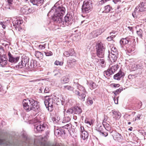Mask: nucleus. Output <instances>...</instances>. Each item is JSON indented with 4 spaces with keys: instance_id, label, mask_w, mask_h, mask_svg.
I'll return each instance as SVG.
<instances>
[{
    "instance_id": "nucleus-1",
    "label": "nucleus",
    "mask_w": 146,
    "mask_h": 146,
    "mask_svg": "<svg viewBox=\"0 0 146 146\" xmlns=\"http://www.w3.org/2000/svg\"><path fill=\"white\" fill-rule=\"evenodd\" d=\"M22 104L24 109L27 111H29L31 110L37 112L40 111L37 101L33 99H24L23 100Z\"/></svg>"
},
{
    "instance_id": "nucleus-2",
    "label": "nucleus",
    "mask_w": 146,
    "mask_h": 146,
    "mask_svg": "<svg viewBox=\"0 0 146 146\" xmlns=\"http://www.w3.org/2000/svg\"><path fill=\"white\" fill-rule=\"evenodd\" d=\"M76 87L80 92L76 90L75 91V94L78 96V98L82 101L84 100L87 92L84 87L79 84L77 83L76 84Z\"/></svg>"
},
{
    "instance_id": "nucleus-3",
    "label": "nucleus",
    "mask_w": 146,
    "mask_h": 146,
    "mask_svg": "<svg viewBox=\"0 0 146 146\" xmlns=\"http://www.w3.org/2000/svg\"><path fill=\"white\" fill-rule=\"evenodd\" d=\"M57 4L56 3L54 5L51 10L49 12V13L54 12V13H55L56 15L58 14L60 16H63L65 13V8L62 6H57Z\"/></svg>"
},
{
    "instance_id": "nucleus-4",
    "label": "nucleus",
    "mask_w": 146,
    "mask_h": 146,
    "mask_svg": "<svg viewBox=\"0 0 146 146\" xmlns=\"http://www.w3.org/2000/svg\"><path fill=\"white\" fill-rule=\"evenodd\" d=\"M146 11V4L143 2L141 3L137 7L134 12L132 13V15L134 17L139 16L141 12Z\"/></svg>"
},
{
    "instance_id": "nucleus-5",
    "label": "nucleus",
    "mask_w": 146,
    "mask_h": 146,
    "mask_svg": "<svg viewBox=\"0 0 146 146\" xmlns=\"http://www.w3.org/2000/svg\"><path fill=\"white\" fill-rule=\"evenodd\" d=\"M118 56V51L115 47L113 46L111 48V53L109 54L108 58L110 60V64L115 62L117 60Z\"/></svg>"
},
{
    "instance_id": "nucleus-6",
    "label": "nucleus",
    "mask_w": 146,
    "mask_h": 146,
    "mask_svg": "<svg viewBox=\"0 0 146 146\" xmlns=\"http://www.w3.org/2000/svg\"><path fill=\"white\" fill-rule=\"evenodd\" d=\"M92 8L91 3L88 0L84 1L82 5V11L83 13H88L91 11Z\"/></svg>"
},
{
    "instance_id": "nucleus-7",
    "label": "nucleus",
    "mask_w": 146,
    "mask_h": 146,
    "mask_svg": "<svg viewBox=\"0 0 146 146\" xmlns=\"http://www.w3.org/2000/svg\"><path fill=\"white\" fill-rule=\"evenodd\" d=\"M29 58L28 56L23 55L22 57L21 61L16 66L17 68H21L24 67H26L27 64L29 63Z\"/></svg>"
},
{
    "instance_id": "nucleus-8",
    "label": "nucleus",
    "mask_w": 146,
    "mask_h": 146,
    "mask_svg": "<svg viewBox=\"0 0 146 146\" xmlns=\"http://www.w3.org/2000/svg\"><path fill=\"white\" fill-rule=\"evenodd\" d=\"M97 54L100 58H103L104 54V49L103 44L101 42L98 43L96 46Z\"/></svg>"
},
{
    "instance_id": "nucleus-9",
    "label": "nucleus",
    "mask_w": 146,
    "mask_h": 146,
    "mask_svg": "<svg viewBox=\"0 0 146 146\" xmlns=\"http://www.w3.org/2000/svg\"><path fill=\"white\" fill-rule=\"evenodd\" d=\"M119 67V65L117 64L112 66L107 70L104 72V75L106 77L109 76L113 74L117 70Z\"/></svg>"
},
{
    "instance_id": "nucleus-10",
    "label": "nucleus",
    "mask_w": 146,
    "mask_h": 146,
    "mask_svg": "<svg viewBox=\"0 0 146 146\" xmlns=\"http://www.w3.org/2000/svg\"><path fill=\"white\" fill-rule=\"evenodd\" d=\"M13 139L7 141L5 139H0V145H4L7 146H20L18 144H15Z\"/></svg>"
},
{
    "instance_id": "nucleus-11",
    "label": "nucleus",
    "mask_w": 146,
    "mask_h": 146,
    "mask_svg": "<svg viewBox=\"0 0 146 146\" xmlns=\"http://www.w3.org/2000/svg\"><path fill=\"white\" fill-rule=\"evenodd\" d=\"M44 102L48 110L50 111H52L53 109L54 106L52 99L48 97L44 100Z\"/></svg>"
},
{
    "instance_id": "nucleus-12",
    "label": "nucleus",
    "mask_w": 146,
    "mask_h": 146,
    "mask_svg": "<svg viewBox=\"0 0 146 146\" xmlns=\"http://www.w3.org/2000/svg\"><path fill=\"white\" fill-rule=\"evenodd\" d=\"M72 17V16L70 15L67 14L64 17V19H62V27H65L71 24Z\"/></svg>"
},
{
    "instance_id": "nucleus-13",
    "label": "nucleus",
    "mask_w": 146,
    "mask_h": 146,
    "mask_svg": "<svg viewBox=\"0 0 146 146\" xmlns=\"http://www.w3.org/2000/svg\"><path fill=\"white\" fill-rule=\"evenodd\" d=\"M8 56L9 61L11 62L16 63L19 60L20 57L19 56H13L11 54L10 52L8 53Z\"/></svg>"
},
{
    "instance_id": "nucleus-14",
    "label": "nucleus",
    "mask_w": 146,
    "mask_h": 146,
    "mask_svg": "<svg viewBox=\"0 0 146 146\" xmlns=\"http://www.w3.org/2000/svg\"><path fill=\"white\" fill-rule=\"evenodd\" d=\"M36 61L35 60H31L30 62L27 64L26 68L29 70H31L36 67Z\"/></svg>"
},
{
    "instance_id": "nucleus-15",
    "label": "nucleus",
    "mask_w": 146,
    "mask_h": 146,
    "mask_svg": "<svg viewBox=\"0 0 146 146\" xmlns=\"http://www.w3.org/2000/svg\"><path fill=\"white\" fill-rule=\"evenodd\" d=\"M62 16H60L58 15H55V13H54V15L52 17L53 20L56 23H58L60 24V25L62 26Z\"/></svg>"
},
{
    "instance_id": "nucleus-16",
    "label": "nucleus",
    "mask_w": 146,
    "mask_h": 146,
    "mask_svg": "<svg viewBox=\"0 0 146 146\" xmlns=\"http://www.w3.org/2000/svg\"><path fill=\"white\" fill-rule=\"evenodd\" d=\"M21 135L22 137L24 138L25 143L27 144H28L29 146H31L30 144L31 142H33V141L31 139L27 137L26 133L24 131L21 133Z\"/></svg>"
},
{
    "instance_id": "nucleus-17",
    "label": "nucleus",
    "mask_w": 146,
    "mask_h": 146,
    "mask_svg": "<svg viewBox=\"0 0 146 146\" xmlns=\"http://www.w3.org/2000/svg\"><path fill=\"white\" fill-rule=\"evenodd\" d=\"M132 37L131 36L127 37L125 38H122L120 40L121 44L123 45L128 44L129 42H131L132 40Z\"/></svg>"
},
{
    "instance_id": "nucleus-18",
    "label": "nucleus",
    "mask_w": 146,
    "mask_h": 146,
    "mask_svg": "<svg viewBox=\"0 0 146 146\" xmlns=\"http://www.w3.org/2000/svg\"><path fill=\"white\" fill-rule=\"evenodd\" d=\"M124 76V73L120 70L118 73L114 76L113 78L115 80H119Z\"/></svg>"
},
{
    "instance_id": "nucleus-19",
    "label": "nucleus",
    "mask_w": 146,
    "mask_h": 146,
    "mask_svg": "<svg viewBox=\"0 0 146 146\" xmlns=\"http://www.w3.org/2000/svg\"><path fill=\"white\" fill-rule=\"evenodd\" d=\"M7 58L4 55L0 56V64L3 67L7 64Z\"/></svg>"
},
{
    "instance_id": "nucleus-20",
    "label": "nucleus",
    "mask_w": 146,
    "mask_h": 146,
    "mask_svg": "<svg viewBox=\"0 0 146 146\" xmlns=\"http://www.w3.org/2000/svg\"><path fill=\"white\" fill-rule=\"evenodd\" d=\"M111 112L113 114V117L115 120L119 119L120 118L121 114L120 113L114 110H112Z\"/></svg>"
},
{
    "instance_id": "nucleus-21",
    "label": "nucleus",
    "mask_w": 146,
    "mask_h": 146,
    "mask_svg": "<svg viewBox=\"0 0 146 146\" xmlns=\"http://www.w3.org/2000/svg\"><path fill=\"white\" fill-rule=\"evenodd\" d=\"M101 33V32H100V31L99 30H97L92 32L90 33V35L92 36L91 38H94L100 35Z\"/></svg>"
},
{
    "instance_id": "nucleus-22",
    "label": "nucleus",
    "mask_w": 146,
    "mask_h": 146,
    "mask_svg": "<svg viewBox=\"0 0 146 146\" xmlns=\"http://www.w3.org/2000/svg\"><path fill=\"white\" fill-rule=\"evenodd\" d=\"M74 53V50L73 49H70L69 50V51H65L63 54L66 56L68 57L69 56H72Z\"/></svg>"
},
{
    "instance_id": "nucleus-23",
    "label": "nucleus",
    "mask_w": 146,
    "mask_h": 146,
    "mask_svg": "<svg viewBox=\"0 0 146 146\" xmlns=\"http://www.w3.org/2000/svg\"><path fill=\"white\" fill-rule=\"evenodd\" d=\"M21 11L23 13L26 15L29 14L31 12V9L27 7L21 8Z\"/></svg>"
},
{
    "instance_id": "nucleus-24",
    "label": "nucleus",
    "mask_w": 146,
    "mask_h": 146,
    "mask_svg": "<svg viewBox=\"0 0 146 146\" xmlns=\"http://www.w3.org/2000/svg\"><path fill=\"white\" fill-rule=\"evenodd\" d=\"M22 23V21L18 20L14 21L13 22V26H14L16 28H19L20 27V25Z\"/></svg>"
},
{
    "instance_id": "nucleus-25",
    "label": "nucleus",
    "mask_w": 146,
    "mask_h": 146,
    "mask_svg": "<svg viewBox=\"0 0 146 146\" xmlns=\"http://www.w3.org/2000/svg\"><path fill=\"white\" fill-rule=\"evenodd\" d=\"M87 84L89 85L90 88L91 90L97 87V85L96 83L92 81L87 82Z\"/></svg>"
},
{
    "instance_id": "nucleus-26",
    "label": "nucleus",
    "mask_w": 146,
    "mask_h": 146,
    "mask_svg": "<svg viewBox=\"0 0 146 146\" xmlns=\"http://www.w3.org/2000/svg\"><path fill=\"white\" fill-rule=\"evenodd\" d=\"M45 128V124H40L37 125L36 127V129L37 132H40L43 130Z\"/></svg>"
},
{
    "instance_id": "nucleus-27",
    "label": "nucleus",
    "mask_w": 146,
    "mask_h": 146,
    "mask_svg": "<svg viewBox=\"0 0 146 146\" xmlns=\"http://www.w3.org/2000/svg\"><path fill=\"white\" fill-rule=\"evenodd\" d=\"M31 2L33 5H39L42 3L44 0H31Z\"/></svg>"
},
{
    "instance_id": "nucleus-28",
    "label": "nucleus",
    "mask_w": 146,
    "mask_h": 146,
    "mask_svg": "<svg viewBox=\"0 0 146 146\" xmlns=\"http://www.w3.org/2000/svg\"><path fill=\"white\" fill-rule=\"evenodd\" d=\"M104 11L105 13H108L113 10L112 7L109 5H108L104 7Z\"/></svg>"
},
{
    "instance_id": "nucleus-29",
    "label": "nucleus",
    "mask_w": 146,
    "mask_h": 146,
    "mask_svg": "<svg viewBox=\"0 0 146 146\" xmlns=\"http://www.w3.org/2000/svg\"><path fill=\"white\" fill-rule=\"evenodd\" d=\"M88 136V133L86 131H84L81 133V137L84 140L87 139Z\"/></svg>"
},
{
    "instance_id": "nucleus-30",
    "label": "nucleus",
    "mask_w": 146,
    "mask_h": 146,
    "mask_svg": "<svg viewBox=\"0 0 146 146\" xmlns=\"http://www.w3.org/2000/svg\"><path fill=\"white\" fill-rule=\"evenodd\" d=\"M63 89L65 90L69 91H72L74 89L73 87L70 85L64 86L63 87Z\"/></svg>"
},
{
    "instance_id": "nucleus-31",
    "label": "nucleus",
    "mask_w": 146,
    "mask_h": 146,
    "mask_svg": "<svg viewBox=\"0 0 146 146\" xmlns=\"http://www.w3.org/2000/svg\"><path fill=\"white\" fill-rule=\"evenodd\" d=\"M136 33L138 37L141 38H142L143 34L142 30L141 29H138L136 31Z\"/></svg>"
},
{
    "instance_id": "nucleus-32",
    "label": "nucleus",
    "mask_w": 146,
    "mask_h": 146,
    "mask_svg": "<svg viewBox=\"0 0 146 146\" xmlns=\"http://www.w3.org/2000/svg\"><path fill=\"white\" fill-rule=\"evenodd\" d=\"M74 113L79 114L82 112V110L79 107L76 106L74 108Z\"/></svg>"
},
{
    "instance_id": "nucleus-33",
    "label": "nucleus",
    "mask_w": 146,
    "mask_h": 146,
    "mask_svg": "<svg viewBox=\"0 0 146 146\" xmlns=\"http://www.w3.org/2000/svg\"><path fill=\"white\" fill-rule=\"evenodd\" d=\"M66 114H65L64 113V118L62 122L63 123H65V122H67L69 121L70 120V118L69 116H66Z\"/></svg>"
},
{
    "instance_id": "nucleus-34",
    "label": "nucleus",
    "mask_w": 146,
    "mask_h": 146,
    "mask_svg": "<svg viewBox=\"0 0 146 146\" xmlns=\"http://www.w3.org/2000/svg\"><path fill=\"white\" fill-rule=\"evenodd\" d=\"M13 1V0H7V1L9 5V7H7V8L10 9H11L13 8L12 5Z\"/></svg>"
},
{
    "instance_id": "nucleus-35",
    "label": "nucleus",
    "mask_w": 146,
    "mask_h": 146,
    "mask_svg": "<svg viewBox=\"0 0 146 146\" xmlns=\"http://www.w3.org/2000/svg\"><path fill=\"white\" fill-rule=\"evenodd\" d=\"M69 81V79L68 78L64 77H62L61 80V82L62 83L65 84L67 83Z\"/></svg>"
},
{
    "instance_id": "nucleus-36",
    "label": "nucleus",
    "mask_w": 146,
    "mask_h": 146,
    "mask_svg": "<svg viewBox=\"0 0 146 146\" xmlns=\"http://www.w3.org/2000/svg\"><path fill=\"white\" fill-rule=\"evenodd\" d=\"M136 64L137 70L142 69L143 68V62H141L139 64Z\"/></svg>"
},
{
    "instance_id": "nucleus-37",
    "label": "nucleus",
    "mask_w": 146,
    "mask_h": 146,
    "mask_svg": "<svg viewBox=\"0 0 146 146\" xmlns=\"http://www.w3.org/2000/svg\"><path fill=\"white\" fill-rule=\"evenodd\" d=\"M127 48V52L129 53H131L134 51L135 49L134 48L133 46H131L130 47L127 48Z\"/></svg>"
},
{
    "instance_id": "nucleus-38",
    "label": "nucleus",
    "mask_w": 146,
    "mask_h": 146,
    "mask_svg": "<svg viewBox=\"0 0 146 146\" xmlns=\"http://www.w3.org/2000/svg\"><path fill=\"white\" fill-rule=\"evenodd\" d=\"M100 134L105 137H106L108 135V133L107 132L104 131L103 130L99 129Z\"/></svg>"
},
{
    "instance_id": "nucleus-39",
    "label": "nucleus",
    "mask_w": 146,
    "mask_h": 146,
    "mask_svg": "<svg viewBox=\"0 0 146 146\" xmlns=\"http://www.w3.org/2000/svg\"><path fill=\"white\" fill-rule=\"evenodd\" d=\"M112 33H110V36L109 37H108L107 38V39L108 41H111L113 39V38H114L115 36V35H112L111 34Z\"/></svg>"
},
{
    "instance_id": "nucleus-40",
    "label": "nucleus",
    "mask_w": 146,
    "mask_h": 146,
    "mask_svg": "<svg viewBox=\"0 0 146 146\" xmlns=\"http://www.w3.org/2000/svg\"><path fill=\"white\" fill-rule=\"evenodd\" d=\"M96 61L97 62L101 63L102 64H104L105 62V60L104 59H96Z\"/></svg>"
},
{
    "instance_id": "nucleus-41",
    "label": "nucleus",
    "mask_w": 146,
    "mask_h": 146,
    "mask_svg": "<svg viewBox=\"0 0 146 146\" xmlns=\"http://www.w3.org/2000/svg\"><path fill=\"white\" fill-rule=\"evenodd\" d=\"M67 113L68 114H70L74 113V109H70L67 110L66 111Z\"/></svg>"
},
{
    "instance_id": "nucleus-42",
    "label": "nucleus",
    "mask_w": 146,
    "mask_h": 146,
    "mask_svg": "<svg viewBox=\"0 0 146 146\" xmlns=\"http://www.w3.org/2000/svg\"><path fill=\"white\" fill-rule=\"evenodd\" d=\"M44 53H45V55L46 56H51L52 55V52L50 51H49L48 52H44Z\"/></svg>"
},
{
    "instance_id": "nucleus-43",
    "label": "nucleus",
    "mask_w": 146,
    "mask_h": 146,
    "mask_svg": "<svg viewBox=\"0 0 146 146\" xmlns=\"http://www.w3.org/2000/svg\"><path fill=\"white\" fill-rule=\"evenodd\" d=\"M54 64L56 65L61 66L63 65V62H59L58 61L56 60L54 62Z\"/></svg>"
},
{
    "instance_id": "nucleus-44",
    "label": "nucleus",
    "mask_w": 146,
    "mask_h": 146,
    "mask_svg": "<svg viewBox=\"0 0 146 146\" xmlns=\"http://www.w3.org/2000/svg\"><path fill=\"white\" fill-rule=\"evenodd\" d=\"M103 125L104 128L106 129L110 125L106 123V122H103Z\"/></svg>"
},
{
    "instance_id": "nucleus-45",
    "label": "nucleus",
    "mask_w": 146,
    "mask_h": 146,
    "mask_svg": "<svg viewBox=\"0 0 146 146\" xmlns=\"http://www.w3.org/2000/svg\"><path fill=\"white\" fill-rule=\"evenodd\" d=\"M72 127V125L70 124H67L66 125L63 127L65 129H68Z\"/></svg>"
},
{
    "instance_id": "nucleus-46",
    "label": "nucleus",
    "mask_w": 146,
    "mask_h": 146,
    "mask_svg": "<svg viewBox=\"0 0 146 146\" xmlns=\"http://www.w3.org/2000/svg\"><path fill=\"white\" fill-rule=\"evenodd\" d=\"M136 66V64H134L132 65L131 66V68L132 69V70L134 71L135 70H137V68Z\"/></svg>"
},
{
    "instance_id": "nucleus-47",
    "label": "nucleus",
    "mask_w": 146,
    "mask_h": 146,
    "mask_svg": "<svg viewBox=\"0 0 146 146\" xmlns=\"http://www.w3.org/2000/svg\"><path fill=\"white\" fill-rule=\"evenodd\" d=\"M46 45V44H44L43 45H39V48L41 49H44L45 48V46Z\"/></svg>"
},
{
    "instance_id": "nucleus-48",
    "label": "nucleus",
    "mask_w": 146,
    "mask_h": 146,
    "mask_svg": "<svg viewBox=\"0 0 146 146\" xmlns=\"http://www.w3.org/2000/svg\"><path fill=\"white\" fill-rule=\"evenodd\" d=\"M87 103L88 104L91 105L93 103V101L92 100L89 99L87 100Z\"/></svg>"
},
{
    "instance_id": "nucleus-49",
    "label": "nucleus",
    "mask_w": 146,
    "mask_h": 146,
    "mask_svg": "<svg viewBox=\"0 0 146 146\" xmlns=\"http://www.w3.org/2000/svg\"><path fill=\"white\" fill-rule=\"evenodd\" d=\"M51 119L52 121L54 123H58L57 122H56V117H52Z\"/></svg>"
},
{
    "instance_id": "nucleus-50",
    "label": "nucleus",
    "mask_w": 146,
    "mask_h": 146,
    "mask_svg": "<svg viewBox=\"0 0 146 146\" xmlns=\"http://www.w3.org/2000/svg\"><path fill=\"white\" fill-rule=\"evenodd\" d=\"M49 90L48 87H46L44 90V92L45 93H47L49 92Z\"/></svg>"
},
{
    "instance_id": "nucleus-51",
    "label": "nucleus",
    "mask_w": 146,
    "mask_h": 146,
    "mask_svg": "<svg viewBox=\"0 0 146 146\" xmlns=\"http://www.w3.org/2000/svg\"><path fill=\"white\" fill-rule=\"evenodd\" d=\"M128 77L129 79H133L135 77V76L134 75L129 74V75Z\"/></svg>"
},
{
    "instance_id": "nucleus-52",
    "label": "nucleus",
    "mask_w": 146,
    "mask_h": 146,
    "mask_svg": "<svg viewBox=\"0 0 146 146\" xmlns=\"http://www.w3.org/2000/svg\"><path fill=\"white\" fill-rule=\"evenodd\" d=\"M113 100L115 104H118V99L117 98H114Z\"/></svg>"
},
{
    "instance_id": "nucleus-53",
    "label": "nucleus",
    "mask_w": 146,
    "mask_h": 146,
    "mask_svg": "<svg viewBox=\"0 0 146 146\" xmlns=\"http://www.w3.org/2000/svg\"><path fill=\"white\" fill-rule=\"evenodd\" d=\"M44 89V88L43 87H41L38 90H39V92H42V91H43Z\"/></svg>"
},
{
    "instance_id": "nucleus-54",
    "label": "nucleus",
    "mask_w": 146,
    "mask_h": 146,
    "mask_svg": "<svg viewBox=\"0 0 146 146\" xmlns=\"http://www.w3.org/2000/svg\"><path fill=\"white\" fill-rule=\"evenodd\" d=\"M80 129H81L80 131L81 132V133H82V132H83L84 131H84V127L83 126L80 127Z\"/></svg>"
},
{
    "instance_id": "nucleus-55",
    "label": "nucleus",
    "mask_w": 146,
    "mask_h": 146,
    "mask_svg": "<svg viewBox=\"0 0 146 146\" xmlns=\"http://www.w3.org/2000/svg\"><path fill=\"white\" fill-rule=\"evenodd\" d=\"M6 23H4L1 26V27L3 28L4 29H5L6 27Z\"/></svg>"
},
{
    "instance_id": "nucleus-56",
    "label": "nucleus",
    "mask_w": 146,
    "mask_h": 146,
    "mask_svg": "<svg viewBox=\"0 0 146 146\" xmlns=\"http://www.w3.org/2000/svg\"><path fill=\"white\" fill-rule=\"evenodd\" d=\"M141 116V115H140V114H138L137 115V117H136L135 119V120L134 121H135L136 120V119H139V118Z\"/></svg>"
},
{
    "instance_id": "nucleus-57",
    "label": "nucleus",
    "mask_w": 146,
    "mask_h": 146,
    "mask_svg": "<svg viewBox=\"0 0 146 146\" xmlns=\"http://www.w3.org/2000/svg\"><path fill=\"white\" fill-rule=\"evenodd\" d=\"M85 123H86L89 124L90 125H91L90 122L89 121H88L87 119H86L85 120Z\"/></svg>"
},
{
    "instance_id": "nucleus-58",
    "label": "nucleus",
    "mask_w": 146,
    "mask_h": 146,
    "mask_svg": "<svg viewBox=\"0 0 146 146\" xmlns=\"http://www.w3.org/2000/svg\"><path fill=\"white\" fill-rule=\"evenodd\" d=\"M120 0H113L112 1L115 4L117 3L118 2L120 1Z\"/></svg>"
},
{
    "instance_id": "nucleus-59",
    "label": "nucleus",
    "mask_w": 146,
    "mask_h": 146,
    "mask_svg": "<svg viewBox=\"0 0 146 146\" xmlns=\"http://www.w3.org/2000/svg\"><path fill=\"white\" fill-rule=\"evenodd\" d=\"M119 86H120V85L118 84H114L113 85V86L114 87H119Z\"/></svg>"
},
{
    "instance_id": "nucleus-60",
    "label": "nucleus",
    "mask_w": 146,
    "mask_h": 146,
    "mask_svg": "<svg viewBox=\"0 0 146 146\" xmlns=\"http://www.w3.org/2000/svg\"><path fill=\"white\" fill-rule=\"evenodd\" d=\"M106 129L108 131H110L111 130V128L110 125L108 127H107Z\"/></svg>"
},
{
    "instance_id": "nucleus-61",
    "label": "nucleus",
    "mask_w": 146,
    "mask_h": 146,
    "mask_svg": "<svg viewBox=\"0 0 146 146\" xmlns=\"http://www.w3.org/2000/svg\"><path fill=\"white\" fill-rule=\"evenodd\" d=\"M107 117L106 116H105L104 117V119L103 122H106L107 120Z\"/></svg>"
},
{
    "instance_id": "nucleus-62",
    "label": "nucleus",
    "mask_w": 146,
    "mask_h": 146,
    "mask_svg": "<svg viewBox=\"0 0 146 146\" xmlns=\"http://www.w3.org/2000/svg\"><path fill=\"white\" fill-rule=\"evenodd\" d=\"M60 130H58V129H57V130H55L54 131V133H57V134L58 135L59 134V133H60Z\"/></svg>"
},
{
    "instance_id": "nucleus-63",
    "label": "nucleus",
    "mask_w": 146,
    "mask_h": 146,
    "mask_svg": "<svg viewBox=\"0 0 146 146\" xmlns=\"http://www.w3.org/2000/svg\"><path fill=\"white\" fill-rule=\"evenodd\" d=\"M99 129L101 130H103L102 129V127L101 126H100V127L99 128H98L97 129V130L100 132Z\"/></svg>"
},
{
    "instance_id": "nucleus-64",
    "label": "nucleus",
    "mask_w": 146,
    "mask_h": 146,
    "mask_svg": "<svg viewBox=\"0 0 146 146\" xmlns=\"http://www.w3.org/2000/svg\"><path fill=\"white\" fill-rule=\"evenodd\" d=\"M128 28L129 29V30L132 31L133 29V27L129 26L128 27Z\"/></svg>"
}]
</instances>
